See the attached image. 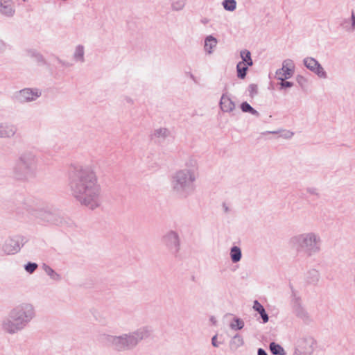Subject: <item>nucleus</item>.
Here are the masks:
<instances>
[{"label":"nucleus","instance_id":"37998d69","mask_svg":"<svg viewBox=\"0 0 355 355\" xmlns=\"http://www.w3.org/2000/svg\"><path fill=\"white\" fill-rule=\"evenodd\" d=\"M96 320L102 324H106L107 320L105 318L100 317L99 318H96Z\"/></svg>","mask_w":355,"mask_h":355},{"label":"nucleus","instance_id":"5701e85b","mask_svg":"<svg viewBox=\"0 0 355 355\" xmlns=\"http://www.w3.org/2000/svg\"><path fill=\"white\" fill-rule=\"evenodd\" d=\"M40 218L42 220L49 223L58 224V218L57 216L49 211L41 212Z\"/></svg>","mask_w":355,"mask_h":355},{"label":"nucleus","instance_id":"4468645a","mask_svg":"<svg viewBox=\"0 0 355 355\" xmlns=\"http://www.w3.org/2000/svg\"><path fill=\"white\" fill-rule=\"evenodd\" d=\"M293 309L294 313L295 315L303 320H307L309 319V315L306 311L301 306L300 304V300L298 297L296 296L295 293L293 292Z\"/></svg>","mask_w":355,"mask_h":355},{"label":"nucleus","instance_id":"a18cd8bd","mask_svg":"<svg viewBox=\"0 0 355 355\" xmlns=\"http://www.w3.org/2000/svg\"><path fill=\"white\" fill-rule=\"evenodd\" d=\"M258 355H268L266 351L261 348H259L257 352Z\"/></svg>","mask_w":355,"mask_h":355},{"label":"nucleus","instance_id":"2eb2a0df","mask_svg":"<svg viewBox=\"0 0 355 355\" xmlns=\"http://www.w3.org/2000/svg\"><path fill=\"white\" fill-rule=\"evenodd\" d=\"M16 12L12 0H0V15L5 17H12Z\"/></svg>","mask_w":355,"mask_h":355},{"label":"nucleus","instance_id":"cd10ccee","mask_svg":"<svg viewBox=\"0 0 355 355\" xmlns=\"http://www.w3.org/2000/svg\"><path fill=\"white\" fill-rule=\"evenodd\" d=\"M44 272L53 280L60 281L61 279L60 275L57 273L52 268L46 264L43 265Z\"/></svg>","mask_w":355,"mask_h":355},{"label":"nucleus","instance_id":"aec40b11","mask_svg":"<svg viewBox=\"0 0 355 355\" xmlns=\"http://www.w3.org/2000/svg\"><path fill=\"white\" fill-rule=\"evenodd\" d=\"M73 58L76 62L83 63L85 62V47L79 44L77 45L73 53Z\"/></svg>","mask_w":355,"mask_h":355},{"label":"nucleus","instance_id":"f257e3e1","mask_svg":"<svg viewBox=\"0 0 355 355\" xmlns=\"http://www.w3.org/2000/svg\"><path fill=\"white\" fill-rule=\"evenodd\" d=\"M69 186L73 196L90 209L101 204V187L95 173L89 167L76 166L70 175Z\"/></svg>","mask_w":355,"mask_h":355},{"label":"nucleus","instance_id":"0eeeda50","mask_svg":"<svg viewBox=\"0 0 355 355\" xmlns=\"http://www.w3.org/2000/svg\"><path fill=\"white\" fill-rule=\"evenodd\" d=\"M27 242V239L21 235H15L7 239L2 245V250L7 255L15 254Z\"/></svg>","mask_w":355,"mask_h":355},{"label":"nucleus","instance_id":"423d86ee","mask_svg":"<svg viewBox=\"0 0 355 355\" xmlns=\"http://www.w3.org/2000/svg\"><path fill=\"white\" fill-rule=\"evenodd\" d=\"M289 244L297 252L311 257L321 250L322 240L318 234L309 232L293 236L290 239Z\"/></svg>","mask_w":355,"mask_h":355},{"label":"nucleus","instance_id":"c85d7f7f","mask_svg":"<svg viewBox=\"0 0 355 355\" xmlns=\"http://www.w3.org/2000/svg\"><path fill=\"white\" fill-rule=\"evenodd\" d=\"M269 347L270 352L274 355H286L284 348L279 344L272 342Z\"/></svg>","mask_w":355,"mask_h":355},{"label":"nucleus","instance_id":"3c124183","mask_svg":"<svg viewBox=\"0 0 355 355\" xmlns=\"http://www.w3.org/2000/svg\"><path fill=\"white\" fill-rule=\"evenodd\" d=\"M225 209L227 211L228 210V208L226 207H225Z\"/></svg>","mask_w":355,"mask_h":355},{"label":"nucleus","instance_id":"9d476101","mask_svg":"<svg viewBox=\"0 0 355 355\" xmlns=\"http://www.w3.org/2000/svg\"><path fill=\"white\" fill-rule=\"evenodd\" d=\"M315 345V341L312 336H302L296 341L294 352L303 355H311L314 351Z\"/></svg>","mask_w":355,"mask_h":355},{"label":"nucleus","instance_id":"6ab92c4d","mask_svg":"<svg viewBox=\"0 0 355 355\" xmlns=\"http://www.w3.org/2000/svg\"><path fill=\"white\" fill-rule=\"evenodd\" d=\"M319 279L320 272L316 269H310L305 274V280L309 284L315 285L319 282Z\"/></svg>","mask_w":355,"mask_h":355},{"label":"nucleus","instance_id":"58836bf2","mask_svg":"<svg viewBox=\"0 0 355 355\" xmlns=\"http://www.w3.org/2000/svg\"><path fill=\"white\" fill-rule=\"evenodd\" d=\"M306 192L311 196H318L319 195L318 189L314 187H308L306 189Z\"/></svg>","mask_w":355,"mask_h":355},{"label":"nucleus","instance_id":"bb28decb","mask_svg":"<svg viewBox=\"0 0 355 355\" xmlns=\"http://www.w3.org/2000/svg\"><path fill=\"white\" fill-rule=\"evenodd\" d=\"M242 257V253L240 248L238 246H233L230 249V258L233 263L239 262Z\"/></svg>","mask_w":355,"mask_h":355},{"label":"nucleus","instance_id":"8fccbe9b","mask_svg":"<svg viewBox=\"0 0 355 355\" xmlns=\"http://www.w3.org/2000/svg\"><path fill=\"white\" fill-rule=\"evenodd\" d=\"M191 78H192L193 80H195V77L193 74L191 73L190 75Z\"/></svg>","mask_w":355,"mask_h":355},{"label":"nucleus","instance_id":"79ce46f5","mask_svg":"<svg viewBox=\"0 0 355 355\" xmlns=\"http://www.w3.org/2000/svg\"><path fill=\"white\" fill-rule=\"evenodd\" d=\"M217 339V336L215 335L212 338H211V344L214 347H218V343L216 340Z\"/></svg>","mask_w":355,"mask_h":355},{"label":"nucleus","instance_id":"09e8293b","mask_svg":"<svg viewBox=\"0 0 355 355\" xmlns=\"http://www.w3.org/2000/svg\"><path fill=\"white\" fill-rule=\"evenodd\" d=\"M211 321L214 324H215V323H216V320L214 319V318H211Z\"/></svg>","mask_w":355,"mask_h":355},{"label":"nucleus","instance_id":"6e6552de","mask_svg":"<svg viewBox=\"0 0 355 355\" xmlns=\"http://www.w3.org/2000/svg\"><path fill=\"white\" fill-rule=\"evenodd\" d=\"M162 242L172 254L177 256L180 249V239L175 231L167 232L162 236Z\"/></svg>","mask_w":355,"mask_h":355},{"label":"nucleus","instance_id":"473e14b6","mask_svg":"<svg viewBox=\"0 0 355 355\" xmlns=\"http://www.w3.org/2000/svg\"><path fill=\"white\" fill-rule=\"evenodd\" d=\"M241 109L243 112H248L256 116H259V113L247 102L241 104Z\"/></svg>","mask_w":355,"mask_h":355},{"label":"nucleus","instance_id":"9b49d317","mask_svg":"<svg viewBox=\"0 0 355 355\" xmlns=\"http://www.w3.org/2000/svg\"><path fill=\"white\" fill-rule=\"evenodd\" d=\"M304 66L315 73L318 77L326 78L327 77V73L322 65L314 58L307 57L303 60Z\"/></svg>","mask_w":355,"mask_h":355},{"label":"nucleus","instance_id":"49530a36","mask_svg":"<svg viewBox=\"0 0 355 355\" xmlns=\"http://www.w3.org/2000/svg\"><path fill=\"white\" fill-rule=\"evenodd\" d=\"M268 133H270V134H273V135H275V134H278L280 132L279 130H276V131H269V132H267Z\"/></svg>","mask_w":355,"mask_h":355},{"label":"nucleus","instance_id":"f704fd0d","mask_svg":"<svg viewBox=\"0 0 355 355\" xmlns=\"http://www.w3.org/2000/svg\"><path fill=\"white\" fill-rule=\"evenodd\" d=\"M186 4V0H173L171 3V8L174 10H182Z\"/></svg>","mask_w":355,"mask_h":355},{"label":"nucleus","instance_id":"a878e982","mask_svg":"<svg viewBox=\"0 0 355 355\" xmlns=\"http://www.w3.org/2000/svg\"><path fill=\"white\" fill-rule=\"evenodd\" d=\"M27 55L35 59V60L40 64H44L46 63L44 57L33 49H28L26 51Z\"/></svg>","mask_w":355,"mask_h":355},{"label":"nucleus","instance_id":"c9c22d12","mask_svg":"<svg viewBox=\"0 0 355 355\" xmlns=\"http://www.w3.org/2000/svg\"><path fill=\"white\" fill-rule=\"evenodd\" d=\"M38 266L36 263L28 262L24 266L26 271L30 274H32L37 268Z\"/></svg>","mask_w":355,"mask_h":355},{"label":"nucleus","instance_id":"39448f33","mask_svg":"<svg viewBox=\"0 0 355 355\" xmlns=\"http://www.w3.org/2000/svg\"><path fill=\"white\" fill-rule=\"evenodd\" d=\"M198 178L192 173L177 170L171 178L172 193L179 198H187L195 191Z\"/></svg>","mask_w":355,"mask_h":355},{"label":"nucleus","instance_id":"72a5a7b5","mask_svg":"<svg viewBox=\"0 0 355 355\" xmlns=\"http://www.w3.org/2000/svg\"><path fill=\"white\" fill-rule=\"evenodd\" d=\"M244 327V322L239 318H234L233 321L230 324V327L232 330H241Z\"/></svg>","mask_w":355,"mask_h":355},{"label":"nucleus","instance_id":"a19ab883","mask_svg":"<svg viewBox=\"0 0 355 355\" xmlns=\"http://www.w3.org/2000/svg\"><path fill=\"white\" fill-rule=\"evenodd\" d=\"M8 48L7 44L0 40V53L5 52Z\"/></svg>","mask_w":355,"mask_h":355},{"label":"nucleus","instance_id":"4be33fe9","mask_svg":"<svg viewBox=\"0 0 355 355\" xmlns=\"http://www.w3.org/2000/svg\"><path fill=\"white\" fill-rule=\"evenodd\" d=\"M216 44L217 40L215 37L211 35L207 37L205 41V51L209 54L212 53V50L216 46Z\"/></svg>","mask_w":355,"mask_h":355},{"label":"nucleus","instance_id":"f3484780","mask_svg":"<svg viewBox=\"0 0 355 355\" xmlns=\"http://www.w3.org/2000/svg\"><path fill=\"white\" fill-rule=\"evenodd\" d=\"M184 167L181 171L192 173L193 175L198 177V166L197 160L191 156H189L184 161Z\"/></svg>","mask_w":355,"mask_h":355},{"label":"nucleus","instance_id":"7c9ffc66","mask_svg":"<svg viewBox=\"0 0 355 355\" xmlns=\"http://www.w3.org/2000/svg\"><path fill=\"white\" fill-rule=\"evenodd\" d=\"M338 30L341 33H350L355 30V24H340Z\"/></svg>","mask_w":355,"mask_h":355},{"label":"nucleus","instance_id":"412c9836","mask_svg":"<svg viewBox=\"0 0 355 355\" xmlns=\"http://www.w3.org/2000/svg\"><path fill=\"white\" fill-rule=\"evenodd\" d=\"M253 309L260 314L263 323H266L268 321L269 317L264 307L257 300L254 301Z\"/></svg>","mask_w":355,"mask_h":355},{"label":"nucleus","instance_id":"e433bc0d","mask_svg":"<svg viewBox=\"0 0 355 355\" xmlns=\"http://www.w3.org/2000/svg\"><path fill=\"white\" fill-rule=\"evenodd\" d=\"M248 91L250 92V96L253 97L257 94V85L254 84L250 85L248 87Z\"/></svg>","mask_w":355,"mask_h":355},{"label":"nucleus","instance_id":"dca6fc26","mask_svg":"<svg viewBox=\"0 0 355 355\" xmlns=\"http://www.w3.org/2000/svg\"><path fill=\"white\" fill-rule=\"evenodd\" d=\"M171 136V131L166 128H159L155 129L150 134L151 140L155 143H162Z\"/></svg>","mask_w":355,"mask_h":355},{"label":"nucleus","instance_id":"ddd939ff","mask_svg":"<svg viewBox=\"0 0 355 355\" xmlns=\"http://www.w3.org/2000/svg\"><path fill=\"white\" fill-rule=\"evenodd\" d=\"M17 132V126L8 121L0 123V138L11 139L14 137Z\"/></svg>","mask_w":355,"mask_h":355},{"label":"nucleus","instance_id":"f8f14e48","mask_svg":"<svg viewBox=\"0 0 355 355\" xmlns=\"http://www.w3.org/2000/svg\"><path fill=\"white\" fill-rule=\"evenodd\" d=\"M293 63L291 60H286L283 62L282 67L276 71L278 79L284 80L290 78L293 73Z\"/></svg>","mask_w":355,"mask_h":355},{"label":"nucleus","instance_id":"20e7f679","mask_svg":"<svg viewBox=\"0 0 355 355\" xmlns=\"http://www.w3.org/2000/svg\"><path fill=\"white\" fill-rule=\"evenodd\" d=\"M37 155L33 150H26L20 153L11 168V177L17 181L28 182L37 175L38 166Z\"/></svg>","mask_w":355,"mask_h":355},{"label":"nucleus","instance_id":"ea45409f","mask_svg":"<svg viewBox=\"0 0 355 355\" xmlns=\"http://www.w3.org/2000/svg\"><path fill=\"white\" fill-rule=\"evenodd\" d=\"M294 133L290 130L284 131L281 135L284 139H291L293 136Z\"/></svg>","mask_w":355,"mask_h":355},{"label":"nucleus","instance_id":"7ed1b4c3","mask_svg":"<svg viewBox=\"0 0 355 355\" xmlns=\"http://www.w3.org/2000/svg\"><path fill=\"white\" fill-rule=\"evenodd\" d=\"M150 334L148 327H142L120 335L104 334L103 337L109 347L117 352H125L135 349L143 340L148 338Z\"/></svg>","mask_w":355,"mask_h":355},{"label":"nucleus","instance_id":"de8ad7c7","mask_svg":"<svg viewBox=\"0 0 355 355\" xmlns=\"http://www.w3.org/2000/svg\"><path fill=\"white\" fill-rule=\"evenodd\" d=\"M126 100H127V102H128L129 103H132V100L131 98H127Z\"/></svg>","mask_w":355,"mask_h":355},{"label":"nucleus","instance_id":"f03ea898","mask_svg":"<svg viewBox=\"0 0 355 355\" xmlns=\"http://www.w3.org/2000/svg\"><path fill=\"white\" fill-rule=\"evenodd\" d=\"M36 317L33 304L22 302L12 308L0 321V330L6 335L14 336L24 331Z\"/></svg>","mask_w":355,"mask_h":355},{"label":"nucleus","instance_id":"1a4fd4ad","mask_svg":"<svg viewBox=\"0 0 355 355\" xmlns=\"http://www.w3.org/2000/svg\"><path fill=\"white\" fill-rule=\"evenodd\" d=\"M42 95L37 88H24L14 94V99L19 103H26L36 101Z\"/></svg>","mask_w":355,"mask_h":355},{"label":"nucleus","instance_id":"4c0bfd02","mask_svg":"<svg viewBox=\"0 0 355 355\" xmlns=\"http://www.w3.org/2000/svg\"><path fill=\"white\" fill-rule=\"evenodd\" d=\"M279 85H280V89H284V88L293 87V83L292 82L285 81L284 80L281 81V83H279Z\"/></svg>","mask_w":355,"mask_h":355},{"label":"nucleus","instance_id":"2f4dec72","mask_svg":"<svg viewBox=\"0 0 355 355\" xmlns=\"http://www.w3.org/2000/svg\"><path fill=\"white\" fill-rule=\"evenodd\" d=\"M237 3L236 0H223L222 6L223 8L229 12H233L236 8Z\"/></svg>","mask_w":355,"mask_h":355},{"label":"nucleus","instance_id":"a211bd4d","mask_svg":"<svg viewBox=\"0 0 355 355\" xmlns=\"http://www.w3.org/2000/svg\"><path fill=\"white\" fill-rule=\"evenodd\" d=\"M220 106L221 110L225 112H230L234 110L235 104L232 100L226 94H223L220 101Z\"/></svg>","mask_w":355,"mask_h":355},{"label":"nucleus","instance_id":"b1692460","mask_svg":"<svg viewBox=\"0 0 355 355\" xmlns=\"http://www.w3.org/2000/svg\"><path fill=\"white\" fill-rule=\"evenodd\" d=\"M244 344L243 337L240 334H236L230 340V347L232 350H236Z\"/></svg>","mask_w":355,"mask_h":355},{"label":"nucleus","instance_id":"c03bdc74","mask_svg":"<svg viewBox=\"0 0 355 355\" xmlns=\"http://www.w3.org/2000/svg\"><path fill=\"white\" fill-rule=\"evenodd\" d=\"M57 60H58V62L60 64H62V65H63V66H65V67H70V66H71V64H70L67 63V62H65L62 61V60H60V58H57Z\"/></svg>","mask_w":355,"mask_h":355},{"label":"nucleus","instance_id":"393cba45","mask_svg":"<svg viewBox=\"0 0 355 355\" xmlns=\"http://www.w3.org/2000/svg\"><path fill=\"white\" fill-rule=\"evenodd\" d=\"M240 57L242 59V61L240 62H243V64H246L249 67L252 66L253 61L251 58V53L250 51L247 49H243L240 51Z\"/></svg>","mask_w":355,"mask_h":355},{"label":"nucleus","instance_id":"c756f323","mask_svg":"<svg viewBox=\"0 0 355 355\" xmlns=\"http://www.w3.org/2000/svg\"><path fill=\"white\" fill-rule=\"evenodd\" d=\"M248 67L246 64H243V62H239L236 65L237 76L241 79L245 78L246 76Z\"/></svg>","mask_w":355,"mask_h":355},{"label":"nucleus","instance_id":"603ef678","mask_svg":"<svg viewBox=\"0 0 355 355\" xmlns=\"http://www.w3.org/2000/svg\"><path fill=\"white\" fill-rule=\"evenodd\" d=\"M22 1H24V2H26L28 0H22Z\"/></svg>","mask_w":355,"mask_h":355}]
</instances>
